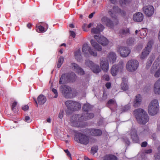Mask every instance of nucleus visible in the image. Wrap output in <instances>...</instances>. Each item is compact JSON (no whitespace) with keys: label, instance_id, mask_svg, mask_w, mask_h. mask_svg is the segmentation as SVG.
Segmentation results:
<instances>
[{"label":"nucleus","instance_id":"30","mask_svg":"<svg viewBox=\"0 0 160 160\" xmlns=\"http://www.w3.org/2000/svg\"><path fill=\"white\" fill-rule=\"evenodd\" d=\"M91 69L95 73H98L101 71L99 66L94 64L91 68Z\"/></svg>","mask_w":160,"mask_h":160},{"label":"nucleus","instance_id":"11","mask_svg":"<svg viewBox=\"0 0 160 160\" xmlns=\"http://www.w3.org/2000/svg\"><path fill=\"white\" fill-rule=\"evenodd\" d=\"M70 124L72 126L78 127L80 126V121L78 114L73 115L70 118Z\"/></svg>","mask_w":160,"mask_h":160},{"label":"nucleus","instance_id":"61","mask_svg":"<svg viewBox=\"0 0 160 160\" xmlns=\"http://www.w3.org/2000/svg\"><path fill=\"white\" fill-rule=\"evenodd\" d=\"M94 38L97 40V41L98 42V40L99 39L100 37H99V36H98L97 35H95L94 36Z\"/></svg>","mask_w":160,"mask_h":160},{"label":"nucleus","instance_id":"46","mask_svg":"<svg viewBox=\"0 0 160 160\" xmlns=\"http://www.w3.org/2000/svg\"><path fill=\"white\" fill-rule=\"evenodd\" d=\"M130 108V106L129 105H128L124 106L122 108V110L123 112H125L128 110Z\"/></svg>","mask_w":160,"mask_h":160},{"label":"nucleus","instance_id":"49","mask_svg":"<svg viewBox=\"0 0 160 160\" xmlns=\"http://www.w3.org/2000/svg\"><path fill=\"white\" fill-rule=\"evenodd\" d=\"M17 104V103L16 102H14L13 103H12V110H13L14 111L15 108Z\"/></svg>","mask_w":160,"mask_h":160},{"label":"nucleus","instance_id":"14","mask_svg":"<svg viewBox=\"0 0 160 160\" xmlns=\"http://www.w3.org/2000/svg\"><path fill=\"white\" fill-rule=\"evenodd\" d=\"M130 134L131 138L133 141L135 142H138V138L136 130L134 128L132 129L131 130Z\"/></svg>","mask_w":160,"mask_h":160},{"label":"nucleus","instance_id":"27","mask_svg":"<svg viewBox=\"0 0 160 160\" xmlns=\"http://www.w3.org/2000/svg\"><path fill=\"white\" fill-rule=\"evenodd\" d=\"M38 101L40 105H42L46 101V98L43 95H40L38 98Z\"/></svg>","mask_w":160,"mask_h":160},{"label":"nucleus","instance_id":"6","mask_svg":"<svg viewBox=\"0 0 160 160\" xmlns=\"http://www.w3.org/2000/svg\"><path fill=\"white\" fill-rule=\"evenodd\" d=\"M159 106L158 101L154 100L151 101L148 106V112L151 116H154L158 112Z\"/></svg>","mask_w":160,"mask_h":160},{"label":"nucleus","instance_id":"52","mask_svg":"<svg viewBox=\"0 0 160 160\" xmlns=\"http://www.w3.org/2000/svg\"><path fill=\"white\" fill-rule=\"evenodd\" d=\"M70 36L74 38L75 37L76 34L74 32L72 31H69Z\"/></svg>","mask_w":160,"mask_h":160},{"label":"nucleus","instance_id":"25","mask_svg":"<svg viewBox=\"0 0 160 160\" xmlns=\"http://www.w3.org/2000/svg\"><path fill=\"white\" fill-rule=\"evenodd\" d=\"M119 36L122 38L129 34V29H121L119 31Z\"/></svg>","mask_w":160,"mask_h":160},{"label":"nucleus","instance_id":"26","mask_svg":"<svg viewBox=\"0 0 160 160\" xmlns=\"http://www.w3.org/2000/svg\"><path fill=\"white\" fill-rule=\"evenodd\" d=\"M98 42L104 46L107 45L108 43L107 39L103 37H100L99 39L98 40Z\"/></svg>","mask_w":160,"mask_h":160},{"label":"nucleus","instance_id":"43","mask_svg":"<svg viewBox=\"0 0 160 160\" xmlns=\"http://www.w3.org/2000/svg\"><path fill=\"white\" fill-rule=\"evenodd\" d=\"M158 153L155 157V160H160V145L158 147Z\"/></svg>","mask_w":160,"mask_h":160},{"label":"nucleus","instance_id":"23","mask_svg":"<svg viewBox=\"0 0 160 160\" xmlns=\"http://www.w3.org/2000/svg\"><path fill=\"white\" fill-rule=\"evenodd\" d=\"M90 42L92 46L95 49L98 51H102V47L99 44L95 42L93 39H91Z\"/></svg>","mask_w":160,"mask_h":160},{"label":"nucleus","instance_id":"24","mask_svg":"<svg viewBox=\"0 0 160 160\" xmlns=\"http://www.w3.org/2000/svg\"><path fill=\"white\" fill-rule=\"evenodd\" d=\"M91 134L93 136H100L102 134V131L98 129H92L90 131Z\"/></svg>","mask_w":160,"mask_h":160},{"label":"nucleus","instance_id":"20","mask_svg":"<svg viewBox=\"0 0 160 160\" xmlns=\"http://www.w3.org/2000/svg\"><path fill=\"white\" fill-rule=\"evenodd\" d=\"M100 65L102 70L105 71H107L108 69V61L100 60Z\"/></svg>","mask_w":160,"mask_h":160},{"label":"nucleus","instance_id":"1","mask_svg":"<svg viewBox=\"0 0 160 160\" xmlns=\"http://www.w3.org/2000/svg\"><path fill=\"white\" fill-rule=\"evenodd\" d=\"M134 115L138 122L141 124H145L149 120L146 112L141 108H138L134 111Z\"/></svg>","mask_w":160,"mask_h":160},{"label":"nucleus","instance_id":"63","mask_svg":"<svg viewBox=\"0 0 160 160\" xmlns=\"http://www.w3.org/2000/svg\"><path fill=\"white\" fill-rule=\"evenodd\" d=\"M95 13V12H93V13H91L89 16H88V18H92L93 16V15Z\"/></svg>","mask_w":160,"mask_h":160},{"label":"nucleus","instance_id":"12","mask_svg":"<svg viewBox=\"0 0 160 160\" xmlns=\"http://www.w3.org/2000/svg\"><path fill=\"white\" fill-rule=\"evenodd\" d=\"M118 52H119L121 57H126L128 56L130 53V50L125 47H121L119 48Z\"/></svg>","mask_w":160,"mask_h":160},{"label":"nucleus","instance_id":"51","mask_svg":"<svg viewBox=\"0 0 160 160\" xmlns=\"http://www.w3.org/2000/svg\"><path fill=\"white\" fill-rule=\"evenodd\" d=\"M29 107L27 105H25L22 107V109L24 111H26L29 109Z\"/></svg>","mask_w":160,"mask_h":160},{"label":"nucleus","instance_id":"37","mask_svg":"<svg viewBox=\"0 0 160 160\" xmlns=\"http://www.w3.org/2000/svg\"><path fill=\"white\" fill-rule=\"evenodd\" d=\"M36 140L35 138H32V155L34 154L35 153V149L34 147L36 143Z\"/></svg>","mask_w":160,"mask_h":160},{"label":"nucleus","instance_id":"10","mask_svg":"<svg viewBox=\"0 0 160 160\" xmlns=\"http://www.w3.org/2000/svg\"><path fill=\"white\" fill-rule=\"evenodd\" d=\"M153 42L152 40L148 42L147 46L145 47V48L142 53L141 56V59H144L149 54L150 52V49L152 47V45L153 44Z\"/></svg>","mask_w":160,"mask_h":160},{"label":"nucleus","instance_id":"54","mask_svg":"<svg viewBox=\"0 0 160 160\" xmlns=\"http://www.w3.org/2000/svg\"><path fill=\"white\" fill-rule=\"evenodd\" d=\"M103 77V79H105L107 81H108L109 80V77L108 75H104Z\"/></svg>","mask_w":160,"mask_h":160},{"label":"nucleus","instance_id":"48","mask_svg":"<svg viewBox=\"0 0 160 160\" xmlns=\"http://www.w3.org/2000/svg\"><path fill=\"white\" fill-rule=\"evenodd\" d=\"M63 111L62 110L60 111L58 115V117L59 118L61 119L63 118Z\"/></svg>","mask_w":160,"mask_h":160},{"label":"nucleus","instance_id":"34","mask_svg":"<svg viewBox=\"0 0 160 160\" xmlns=\"http://www.w3.org/2000/svg\"><path fill=\"white\" fill-rule=\"evenodd\" d=\"M94 63L92 61L89 59L85 60V65L90 68L92 67L93 65H94Z\"/></svg>","mask_w":160,"mask_h":160},{"label":"nucleus","instance_id":"3","mask_svg":"<svg viewBox=\"0 0 160 160\" xmlns=\"http://www.w3.org/2000/svg\"><path fill=\"white\" fill-rule=\"evenodd\" d=\"M59 90L62 95L66 98H71L74 97L71 88L66 85H62L59 88Z\"/></svg>","mask_w":160,"mask_h":160},{"label":"nucleus","instance_id":"40","mask_svg":"<svg viewBox=\"0 0 160 160\" xmlns=\"http://www.w3.org/2000/svg\"><path fill=\"white\" fill-rule=\"evenodd\" d=\"M85 113L87 120L93 118L94 116L92 113Z\"/></svg>","mask_w":160,"mask_h":160},{"label":"nucleus","instance_id":"15","mask_svg":"<svg viewBox=\"0 0 160 160\" xmlns=\"http://www.w3.org/2000/svg\"><path fill=\"white\" fill-rule=\"evenodd\" d=\"M116 58V54L113 52L109 53L107 56V61H108L112 63L115 62Z\"/></svg>","mask_w":160,"mask_h":160},{"label":"nucleus","instance_id":"36","mask_svg":"<svg viewBox=\"0 0 160 160\" xmlns=\"http://www.w3.org/2000/svg\"><path fill=\"white\" fill-rule=\"evenodd\" d=\"M120 4L122 6L129 3L131 0H119Z\"/></svg>","mask_w":160,"mask_h":160},{"label":"nucleus","instance_id":"33","mask_svg":"<svg viewBox=\"0 0 160 160\" xmlns=\"http://www.w3.org/2000/svg\"><path fill=\"white\" fill-rule=\"evenodd\" d=\"M78 115L80 122H82L87 120L86 113L78 114Z\"/></svg>","mask_w":160,"mask_h":160},{"label":"nucleus","instance_id":"47","mask_svg":"<svg viewBox=\"0 0 160 160\" xmlns=\"http://www.w3.org/2000/svg\"><path fill=\"white\" fill-rule=\"evenodd\" d=\"M52 91L55 94V95L54 97V98H57L58 96V92L57 91V90L54 88H53L52 90Z\"/></svg>","mask_w":160,"mask_h":160},{"label":"nucleus","instance_id":"18","mask_svg":"<svg viewBox=\"0 0 160 160\" xmlns=\"http://www.w3.org/2000/svg\"><path fill=\"white\" fill-rule=\"evenodd\" d=\"M72 65L75 69H76V71L79 74L81 75L84 74L85 72L83 69L77 64L75 63L72 64Z\"/></svg>","mask_w":160,"mask_h":160},{"label":"nucleus","instance_id":"31","mask_svg":"<svg viewBox=\"0 0 160 160\" xmlns=\"http://www.w3.org/2000/svg\"><path fill=\"white\" fill-rule=\"evenodd\" d=\"M92 108V106L89 103L84 104L82 107V109L84 111L88 112Z\"/></svg>","mask_w":160,"mask_h":160},{"label":"nucleus","instance_id":"55","mask_svg":"<svg viewBox=\"0 0 160 160\" xmlns=\"http://www.w3.org/2000/svg\"><path fill=\"white\" fill-rule=\"evenodd\" d=\"M119 11H120L121 14L125 16L126 15V13L125 11L123 10H122L120 9H119Z\"/></svg>","mask_w":160,"mask_h":160},{"label":"nucleus","instance_id":"42","mask_svg":"<svg viewBox=\"0 0 160 160\" xmlns=\"http://www.w3.org/2000/svg\"><path fill=\"white\" fill-rule=\"evenodd\" d=\"M154 58L152 57V58L150 59V60L149 61L147 62L146 66V68L147 69H148L149 67H150L153 61L154 60Z\"/></svg>","mask_w":160,"mask_h":160},{"label":"nucleus","instance_id":"9","mask_svg":"<svg viewBox=\"0 0 160 160\" xmlns=\"http://www.w3.org/2000/svg\"><path fill=\"white\" fill-rule=\"evenodd\" d=\"M123 68V63L122 62H120L117 66H112L111 69V73L113 76H115L118 72H122Z\"/></svg>","mask_w":160,"mask_h":160},{"label":"nucleus","instance_id":"38","mask_svg":"<svg viewBox=\"0 0 160 160\" xmlns=\"http://www.w3.org/2000/svg\"><path fill=\"white\" fill-rule=\"evenodd\" d=\"M134 42V39L133 38H129L127 39V43L128 46H130L133 44Z\"/></svg>","mask_w":160,"mask_h":160},{"label":"nucleus","instance_id":"35","mask_svg":"<svg viewBox=\"0 0 160 160\" xmlns=\"http://www.w3.org/2000/svg\"><path fill=\"white\" fill-rule=\"evenodd\" d=\"M158 65L157 64H155L154 63L153 64L152 66L150 68V72L151 74H153L154 72H155L156 69L157 68Z\"/></svg>","mask_w":160,"mask_h":160},{"label":"nucleus","instance_id":"17","mask_svg":"<svg viewBox=\"0 0 160 160\" xmlns=\"http://www.w3.org/2000/svg\"><path fill=\"white\" fill-rule=\"evenodd\" d=\"M142 98L140 95H136L133 103V106L135 108L138 107L140 105L142 102Z\"/></svg>","mask_w":160,"mask_h":160},{"label":"nucleus","instance_id":"19","mask_svg":"<svg viewBox=\"0 0 160 160\" xmlns=\"http://www.w3.org/2000/svg\"><path fill=\"white\" fill-rule=\"evenodd\" d=\"M66 74L68 78V83L73 82L76 80L77 77L74 73H66Z\"/></svg>","mask_w":160,"mask_h":160},{"label":"nucleus","instance_id":"5","mask_svg":"<svg viewBox=\"0 0 160 160\" xmlns=\"http://www.w3.org/2000/svg\"><path fill=\"white\" fill-rule=\"evenodd\" d=\"M74 140L78 142L86 145L89 142V138L85 135L75 131Z\"/></svg>","mask_w":160,"mask_h":160},{"label":"nucleus","instance_id":"56","mask_svg":"<svg viewBox=\"0 0 160 160\" xmlns=\"http://www.w3.org/2000/svg\"><path fill=\"white\" fill-rule=\"evenodd\" d=\"M147 145V143L146 142H144L142 143L141 146L142 147H146Z\"/></svg>","mask_w":160,"mask_h":160},{"label":"nucleus","instance_id":"62","mask_svg":"<svg viewBox=\"0 0 160 160\" xmlns=\"http://www.w3.org/2000/svg\"><path fill=\"white\" fill-rule=\"evenodd\" d=\"M87 24H84L82 26V28L84 31H86L87 30L85 29V28L87 27Z\"/></svg>","mask_w":160,"mask_h":160},{"label":"nucleus","instance_id":"28","mask_svg":"<svg viewBox=\"0 0 160 160\" xmlns=\"http://www.w3.org/2000/svg\"><path fill=\"white\" fill-rule=\"evenodd\" d=\"M74 56L75 58L78 61H80L82 58L81 55V50L80 49L76 50L74 52Z\"/></svg>","mask_w":160,"mask_h":160},{"label":"nucleus","instance_id":"64","mask_svg":"<svg viewBox=\"0 0 160 160\" xmlns=\"http://www.w3.org/2000/svg\"><path fill=\"white\" fill-rule=\"evenodd\" d=\"M84 160H93L92 159H89L86 156H85L84 157Z\"/></svg>","mask_w":160,"mask_h":160},{"label":"nucleus","instance_id":"44","mask_svg":"<svg viewBox=\"0 0 160 160\" xmlns=\"http://www.w3.org/2000/svg\"><path fill=\"white\" fill-rule=\"evenodd\" d=\"M97 28L100 32L102 31L104 28V26L101 24H98Z\"/></svg>","mask_w":160,"mask_h":160},{"label":"nucleus","instance_id":"32","mask_svg":"<svg viewBox=\"0 0 160 160\" xmlns=\"http://www.w3.org/2000/svg\"><path fill=\"white\" fill-rule=\"evenodd\" d=\"M104 158V160H117V158L112 154L106 155Z\"/></svg>","mask_w":160,"mask_h":160},{"label":"nucleus","instance_id":"4","mask_svg":"<svg viewBox=\"0 0 160 160\" xmlns=\"http://www.w3.org/2000/svg\"><path fill=\"white\" fill-rule=\"evenodd\" d=\"M111 17L113 19L114 23L110 19L106 17H103L101 19L102 22L106 24V25L111 28H113L115 25L118 24V21L117 19V17L113 13H111Z\"/></svg>","mask_w":160,"mask_h":160},{"label":"nucleus","instance_id":"8","mask_svg":"<svg viewBox=\"0 0 160 160\" xmlns=\"http://www.w3.org/2000/svg\"><path fill=\"white\" fill-rule=\"evenodd\" d=\"M82 51L85 56L86 57L89 56V53L94 57L96 56L97 55V52L93 51V49L87 43H85L83 45Z\"/></svg>","mask_w":160,"mask_h":160},{"label":"nucleus","instance_id":"16","mask_svg":"<svg viewBox=\"0 0 160 160\" xmlns=\"http://www.w3.org/2000/svg\"><path fill=\"white\" fill-rule=\"evenodd\" d=\"M143 18L142 14L141 12H138L135 13L133 16V19L135 21L140 22Z\"/></svg>","mask_w":160,"mask_h":160},{"label":"nucleus","instance_id":"22","mask_svg":"<svg viewBox=\"0 0 160 160\" xmlns=\"http://www.w3.org/2000/svg\"><path fill=\"white\" fill-rule=\"evenodd\" d=\"M68 78L66 73L62 74L59 81V84L68 83Z\"/></svg>","mask_w":160,"mask_h":160},{"label":"nucleus","instance_id":"21","mask_svg":"<svg viewBox=\"0 0 160 160\" xmlns=\"http://www.w3.org/2000/svg\"><path fill=\"white\" fill-rule=\"evenodd\" d=\"M154 90L155 93L160 94V78L154 84Z\"/></svg>","mask_w":160,"mask_h":160},{"label":"nucleus","instance_id":"39","mask_svg":"<svg viewBox=\"0 0 160 160\" xmlns=\"http://www.w3.org/2000/svg\"><path fill=\"white\" fill-rule=\"evenodd\" d=\"M64 61V58L62 57H60L59 59L58 63L57 64V67L59 68L61 67Z\"/></svg>","mask_w":160,"mask_h":160},{"label":"nucleus","instance_id":"13","mask_svg":"<svg viewBox=\"0 0 160 160\" xmlns=\"http://www.w3.org/2000/svg\"><path fill=\"white\" fill-rule=\"evenodd\" d=\"M144 13L148 17H151L153 14L154 9L153 6L148 5L144 7L143 8Z\"/></svg>","mask_w":160,"mask_h":160},{"label":"nucleus","instance_id":"58","mask_svg":"<svg viewBox=\"0 0 160 160\" xmlns=\"http://www.w3.org/2000/svg\"><path fill=\"white\" fill-rule=\"evenodd\" d=\"M38 28L40 31L43 32V31H44V28L43 27L41 26H39L38 27Z\"/></svg>","mask_w":160,"mask_h":160},{"label":"nucleus","instance_id":"60","mask_svg":"<svg viewBox=\"0 0 160 160\" xmlns=\"http://www.w3.org/2000/svg\"><path fill=\"white\" fill-rule=\"evenodd\" d=\"M111 84L109 82L107 83L106 84V86L108 88H109L111 87Z\"/></svg>","mask_w":160,"mask_h":160},{"label":"nucleus","instance_id":"41","mask_svg":"<svg viewBox=\"0 0 160 160\" xmlns=\"http://www.w3.org/2000/svg\"><path fill=\"white\" fill-rule=\"evenodd\" d=\"M91 32L96 34H99L101 32L97 28H93L91 29Z\"/></svg>","mask_w":160,"mask_h":160},{"label":"nucleus","instance_id":"53","mask_svg":"<svg viewBox=\"0 0 160 160\" xmlns=\"http://www.w3.org/2000/svg\"><path fill=\"white\" fill-rule=\"evenodd\" d=\"M114 100L113 99H110L108 102V105H111L114 104Z\"/></svg>","mask_w":160,"mask_h":160},{"label":"nucleus","instance_id":"50","mask_svg":"<svg viewBox=\"0 0 160 160\" xmlns=\"http://www.w3.org/2000/svg\"><path fill=\"white\" fill-rule=\"evenodd\" d=\"M64 151L67 153V156L70 157V159H71V155L70 152L69 151L68 149L64 150Z\"/></svg>","mask_w":160,"mask_h":160},{"label":"nucleus","instance_id":"7","mask_svg":"<svg viewBox=\"0 0 160 160\" xmlns=\"http://www.w3.org/2000/svg\"><path fill=\"white\" fill-rule=\"evenodd\" d=\"M138 66V62L136 60L132 59L127 62L126 65V68L128 71L133 72L137 69Z\"/></svg>","mask_w":160,"mask_h":160},{"label":"nucleus","instance_id":"2","mask_svg":"<svg viewBox=\"0 0 160 160\" xmlns=\"http://www.w3.org/2000/svg\"><path fill=\"white\" fill-rule=\"evenodd\" d=\"M65 105L67 108L66 112L68 115L71 114L73 112L78 110L81 107L79 103L72 100H68L66 101Z\"/></svg>","mask_w":160,"mask_h":160},{"label":"nucleus","instance_id":"59","mask_svg":"<svg viewBox=\"0 0 160 160\" xmlns=\"http://www.w3.org/2000/svg\"><path fill=\"white\" fill-rule=\"evenodd\" d=\"M124 141L125 143L128 145H129L130 144V142L128 140L127 138L124 139Z\"/></svg>","mask_w":160,"mask_h":160},{"label":"nucleus","instance_id":"45","mask_svg":"<svg viewBox=\"0 0 160 160\" xmlns=\"http://www.w3.org/2000/svg\"><path fill=\"white\" fill-rule=\"evenodd\" d=\"M98 150V147H92L91 148V152L92 154H95V153H96L97 152Z\"/></svg>","mask_w":160,"mask_h":160},{"label":"nucleus","instance_id":"29","mask_svg":"<svg viewBox=\"0 0 160 160\" xmlns=\"http://www.w3.org/2000/svg\"><path fill=\"white\" fill-rule=\"evenodd\" d=\"M126 82V79L124 78L122 79V82L121 84V88L123 91H126L128 89V86L127 85Z\"/></svg>","mask_w":160,"mask_h":160},{"label":"nucleus","instance_id":"57","mask_svg":"<svg viewBox=\"0 0 160 160\" xmlns=\"http://www.w3.org/2000/svg\"><path fill=\"white\" fill-rule=\"evenodd\" d=\"M152 152V150L151 149H149L148 150H145V153L149 154L150 153Z\"/></svg>","mask_w":160,"mask_h":160}]
</instances>
